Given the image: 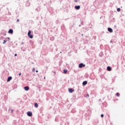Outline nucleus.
I'll list each match as a JSON object with an SVG mask.
<instances>
[{"instance_id":"28","label":"nucleus","mask_w":125,"mask_h":125,"mask_svg":"<svg viewBox=\"0 0 125 125\" xmlns=\"http://www.w3.org/2000/svg\"><path fill=\"white\" fill-rule=\"evenodd\" d=\"M54 37H52L51 38H50V40L51 41H54Z\"/></svg>"},{"instance_id":"46","label":"nucleus","mask_w":125,"mask_h":125,"mask_svg":"<svg viewBox=\"0 0 125 125\" xmlns=\"http://www.w3.org/2000/svg\"><path fill=\"white\" fill-rule=\"evenodd\" d=\"M20 0H16V1H19Z\"/></svg>"},{"instance_id":"53","label":"nucleus","mask_w":125,"mask_h":125,"mask_svg":"<svg viewBox=\"0 0 125 125\" xmlns=\"http://www.w3.org/2000/svg\"><path fill=\"white\" fill-rule=\"evenodd\" d=\"M71 112H72V113H73V110H72Z\"/></svg>"},{"instance_id":"5","label":"nucleus","mask_w":125,"mask_h":125,"mask_svg":"<svg viewBox=\"0 0 125 125\" xmlns=\"http://www.w3.org/2000/svg\"><path fill=\"white\" fill-rule=\"evenodd\" d=\"M99 123L98 120V119H95L94 120V121H93V124L94 125H97V124Z\"/></svg>"},{"instance_id":"49","label":"nucleus","mask_w":125,"mask_h":125,"mask_svg":"<svg viewBox=\"0 0 125 125\" xmlns=\"http://www.w3.org/2000/svg\"><path fill=\"white\" fill-rule=\"evenodd\" d=\"M114 27L116 28L117 27V26L115 25Z\"/></svg>"},{"instance_id":"14","label":"nucleus","mask_w":125,"mask_h":125,"mask_svg":"<svg viewBox=\"0 0 125 125\" xmlns=\"http://www.w3.org/2000/svg\"><path fill=\"white\" fill-rule=\"evenodd\" d=\"M87 83V81H84L83 82L82 84H83V85H86Z\"/></svg>"},{"instance_id":"32","label":"nucleus","mask_w":125,"mask_h":125,"mask_svg":"<svg viewBox=\"0 0 125 125\" xmlns=\"http://www.w3.org/2000/svg\"><path fill=\"white\" fill-rule=\"evenodd\" d=\"M2 39H5V38H3V37H2V36H1L0 40H2Z\"/></svg>"},{"instance_id":"37","label":"nucleus","mask_w":125,"mask_h":125,"mask_svg":"<svg viewBox=\"0 0 125 125\" xmlns=\"http://www.w3.org/2000/svg\"><path fill=\"white\" fill-rule=\"evenodd\" d=\"M81 24H82V25H83V21H82V22H81Z\"/></svg>"},{"instance_id":"34","label":"nucleus","mask_w":125,"mask_h":125,"mask_svg":"<svg viewBox=\"0 0 125 125\" xmlns=\"http://www.w3.org/2000/svg\"><path fill=\"white\" fill-rule=\"evenodd\" d=\"M17 22H20V20H19V19H18L17 20Z\"/></svg>"},{"instance_id":"43","label":"nucleus","mask_w":125,"mask_h":125,"mask_svg":"<svg viewBox=\"0 0 125 125\" xmlns=\"http://www.w3.org/2000/svg\"><path fill=\"white\" fill-rule=\"evenodd\" d=\"M100 101H101V99H100L99 100V102H100Z\"/></svg>"},{"instance_id":"12","label":"nucleus","mask_w":125,"mask_h":125,"mask_svg":"<svg viewBox=\"0 0 125 125\" xmlns=\"http://www.w3.org/2000/svg\"><path fill=\"white\" fill-rule=\"evenodd\" d=\"M75 25H76V24L74 22H73L72 23H70V27H71V29H73V28L75 27Z\"/></svg>"},{"instance_id":"45","label":"nucleus","mask_w":125,"mask_h":125,"mask_svg":"<svg viewBox=\"0 0 125 125\" xmlns=\"http://www.w3.org/2000/svg\"><path fill=\"white\" fill-rule=\"evenodd\" d=\"M82 26V25L81 24H80L79 25V27H81Z\"/></svg>"},{"instance_id":"55","label":"nucleus","mask_w":125,"mask_h":125,"mask_svg":"<svg viewBox=\"0 0 125 125\" xmlns=\"http://www.w3.org/2000/svg\"><path fill=\"white\" fill-rule=\"evenodd\" d=\"M60 53H62V52H60Z\"/></svg>"},{"instance_id":"40","label":"nucleus","mask_w":125,"mask_h":125,"mask_svg":"<svg viewBox=\"0 0 125 125\" xmlns=\"http://www.w3.org/2000/svg\"><path fill=\"white\" fill-rule=\"evenodd\" d=\"M21 74H21V73H20L19 74V76H21Z\"/></svg>"},{"instance_id":"3","label":"nucleus","mask_w":125,"mask_h":125,"mask_svg":"<svg viewBox=\"0 0 125 125\" xmlns=\"http://www.w3.org/2000/svg\"><path fill=\"white\" fill-rule=\"evenodd\" d=\"M74 91H75V89H74V88H68V92H69V93H73Z\"/></svg>"},{"instance_id":"7","label":"nucleus","mask_w":125,"mask_h":125,"mask_svg":"<svg viewBox=\"0 0 125 125\" xmlns=\"http://www.w3.org/2000/svg\"><path fill=\"white\" fill-rule=\"evenodd\" d=\"M24 90H25V91H28L29 90H30V87L28 86H26L25 87H24Z\"/></svg>"},{"instance_id":"19","label":"nucleus","mask_w":125,"mask_h":125,"mask_svg":"<svg viewBox=\"0 0 125 125\" xmlns=\"http://www.w3.org/2000/svg\"><path fill=\"white\" fill-rule=\"evenodd\" d=\"M35 10H36V11H41V7L39 6L38 8H37Z\"/></svg>"},{"instance_id":"48","label":"nucleus","mask_w":125,"mask_h":125,"mask_svg":"<svg viewBox=\"0 0 125 125\" xmlns=\"http://www.w3.org/2000/svg\"><path fill=\"white\" fill-rule=\"evenodd\" d=\"M105 104V103H103V105H104Z\"/></svg>"},{"instance_id":"38","label":"nucleus","mask_w":125,"mask_h":125,"mask_svg":"<svg viewBox=\"0 0 125 125\" xmlns=\"http://www.w3.org/2000/svg\"><path fill=\"white\" fill-rule=\"evenodd\" d=\"M14 56H15V57L17 56V54H15Z\"/></svg>"},{"instance_id":"33","label":"nucleus","mask_w":125,"mask_h":125,"mask_svg":"<svg viewBox=\"0 0 125 125\" xmlns=\"http://www.w3.org/2000/svg\"><path fill=\"white\" fill-rule=\"evenodd\" d=\"M86 97H87V98H88V97H89V94H87Z\"/></svg>"},{"instance_id":"56","label":"nucleus","mask_w":125,"mask_h":125,"mask_svg":"<svg viewBox=\"0 0 125 125\" xmlns=\"http://www.w3.org/2000/svg\"><path fill=\"white\" fill-rule=\"evenodd\" d=\"M106 105H105V107H106Z\"/></svg>"},{"instance_id":"18","label":"nucleus","mask_w":125,"mask_h":125,"mask_svg":"<svg viewBox=\"0 0 125 125\" xmlns=\"http://www.w3.org/2000/svg\"><path fill=\"white\" fill-rule=\"evenodd\" d=\"M29 43L31 44V45H34V42L33 41L30 40L29 41Z\"/></svg>"},{"instance_id":"17","label":"nucleus","mask_w":125,"mask_h":125,"mask_svg":"<svg viewBox=\"0 0 125 125\" xmlns=\"http://www.w3.org/2000/svg\"><path fill=\"white\" fill-rule=\"evenodd\" d=\"M34 107H35V108H38V107H39V104H38V103H34Z\"/></svg>"},{"instance_id":"11","label":"nucleus","mask_w":125,"mask_h":125,"mask_svg":"<svg viewBox=\"0 0 125 125\" xmlns=\"http://www.w3.org/2000/svg\"><path fill=\"white\" fill-rule=\"evenodd\" d=\"M107 71H109V72L112 70V67L110 66H108L106 68Z\"/></svg>"},{"instance_id":"6","label":"nucleus","mask_w":125,"mask_h":125,"mask_svg":"<svg viewBox=\"0 0 125 125\" xmlns=\"http://www.w3.org/2000/svg\"><path fill=\"white\" fill-rule=\"evenodd\" d=\"M74 8L76 9V10H79V9H81V6L80 5H75L74 6Z\"/></svg>"},{"instance_id":"9","label":"nucleus","mask_w":125,"mask_h":125,"mask_svg":"<svg viewBox=\"0 0 125 125\" xmlns=\"http://www.w3.org/2000/svg\"><path fill=\"white\" fill-rule=\"evenodd\" d=\"M11 80H12V77L11 76L8 77V78L7 79V83H9V82H10Z\"/></svg>"},{"instance_id":"54","label":"nucleus","mask_w":125,"mask_h":125,"mask_svg":"<svg viewBox=\"0 0 125 125\" xmlns=\"http://www.w3.org/2000/svg\"><path fill=\"white\" fill-rule=\"evenodd\" d=\"M74 33H76V31H74Z\"/></svg>"},{"instance_id":"8","label":"nucleus","mask_w":125,"mask_h":125,"mask_svg":"<svg viewBox=\"0 0 125 125\" xmlns=\"http://www.w3.org/2000/svg\"><path fill=\"white\" fill-rule=\"evenodd\" d=\"M8 34H10L11 35H12L13 34V29L10 28L8 31Z\"/></svg>"},{"instance_id":"21","label":"nucleus","mask_w":125,"mask_h":125,"mask_svg":"<svg viewBox=\"0 0 125 125\" xmlns=\"http://www.w3.org/2000/svg\"><path fill=\"white\" fill-rule=\"evenodd\" d=\"M6 42H7V40H6V39L5 38V40H4L3 42V44L6 43Z\"/></svg>"},{"instance_id":"20","label":"nucleus","mask_w":125,"mask_h":125,"mask_svg":"<svg viewBox=\"0 0 125 125\" xmlns=\"http://www.w3.org/2000/svg\"><path fill=\"white\" fill-rule=\"evenodd\" d=\"M61 29L62 30H64V29H65V25L62 24L61 26Z\"/></svg>"},{"instance_id":"23","label":"nucleus","mask_w":125,"mask_h":125,"mask_svg":"<svg viewBox=\"0 0 125 125\" xmlns=\"http://www.w3.org/2000/svg\"><path fill=\"white\" fill-rule=\"evenodd\" d=\"M58 118H59V116H57V117H56V118H55V121L56 122H59V120H58Z\"/></svg>"},{"instance_id":"41","label":"nucleus","mask_w":125,"mask_h":125,"mask_svg":"<svg viewBox=\"0 0 125 125\" xmlns=\"http://www.w3.org/2000/svg\"><path fill=\"white\" fill-rule=\"evenodd\" d=\"M110 42L111 43H113V41H110Z\"/></svg>"},{"instance_id":"13","label":"nucleus","mask_w":125,"mask_h":125,"mask_svg":"<svg viewBox=\"0 0 125 125\" xmlns=\"http://www.w3.org/2000/svg\"><path fill=\"white\" fill-rule=\"evenodd\" d=\"M107 31H108L109 33H113V29L111 27H108L107 28Z\"/></svg>"},{"instance_id":"4","label":"nucleus","mask_w":125,"mask_h":125,"mask_svg":"<svg viewBox=\"0 0 125 125\" xmlns=\"http://www.w3.org/2000/svg\"><path fill=\"white\" fill-rule=\"evenodd\" d=\"M26 114L28 117H32L33 116V112L32 111H28Z\"/></svg>"},{"instance_id":"2","label":"nucleus","mask_w":125,"mask_h":125,"mask_svg":"<svg viewBox=\"0 0 125 125\" xmlns=\"http://www.w3.org/2000/svg\"><path fill=\"white\" fill-rule=\"evenodd\" d=\"M78 67L80 69H82V68H84V67H85V64H84L83 63H79Z\"/></svg>"},{"instance_id":"24","label":"nucleus","mask_w":125,"mask_h":125,"mask_svg":"<svg viewBox=\"0 0 125 125\" xmlns=\"http://www.w3.org/2000/svg\"><path fill=\"white\" fill-rule=\"evenodd\" d=\"M56 23L57 25H58L60 23V21H59V20H57L56 21Z\"/></svg>"},{"instance_id":"10","label":"nucleus","mask_w":125,"mask_h":125,"mask_svg":"<svg viewBox=\"0 0 125 125\" xmlns=\"http://www.w3.org/2000/svg\"><path fill=\"white\" fill-rule=\"evenodd\" d=\"M30 4H31V2H30V1H27L25 3L26 6H30Z\"/></svg>"},{"instance_id":"27","label":"nucleus","mask_w":125,"mask_h":125,"mask_svg":"<svg viewBox=\"0 0 125 125\" xmlns=\"http://www.w3.org/2000/svg\"><path fill=\"white\" fill-rule=\"evenodd\" d=\"M110 22H113V23L115 22V18H113L112 20L110 21Z\"/></svg>"},{"instance_id":"57","label":"nucleus","mask_w":125,"mask_h":125,"mask_svg":"<svg viewBox=\"0 0 125 125\" xmlns=\"http://www.w3.org/2000/svg\"><path fill=\"white\" fill-rule=\"evenodd\" d=\"M100 19H101V18H100Z\"/></svg>"},{"instance_id":"1","label":"nucleus","mask_w":125,"mask_h":125,"mask_svg":"<svg viewBox=\"0 0 125 125\" xmlns=\"http://www.w3.org/2000/svg\"><path fill=\"white\" fill-rule=\"evenodd\" d=\"M27 36L29 39H33V38H34V35H33V31L29 30L28 32Z\"/></svg>"},{"instance_id":"30","label":"nucleus","mask_w":125,"mask_h":125,"mask_svg":"<svg viewBox=\"0 0 125 125\" xmlns=\"http://www.w3.org/2000/svg\"><path fill=\"white\" fill-rule=\"evenodd\" d=\"M101 118H104V114H102L101 115Z\"/></svg>"},{"instance_id":"44","label":"nucleus","mask_w":125,"mask_h":125,"mask_svg":"<svg viewBox=\"0 0 125 125\" xmlns=\"http://www.w3.org/2000/svg\"><path fill=\"white\" fill-rule=\"evenodd\" d=\"M21 44H24V42H22Z\"/></svg>"},{"instance_id":"15","label":"nucleus","mask_w":125,"mask_h":125,"mask_svg":"<svg viewBox=\"0 0 125 125\" xmlns=\"http://www.w3.org/2000/svg\"><path fill=\"white\" fill-rule=\"evenodd\" d=\"M62 73L63 74H66L67 73H68V70H67L66 69H63Z\"/></svg>"},{"instance_id":"22","label":"nucleus","mask_w":125,"mask_h":125,"mask_svg":"<svg viewBox=\"0 0 125 125\" xmlns=\"http://www.w3.org/2000/svg\"><path fill=\"white\" fill-rule=\"evenodd\" d=\"M116 96H117V97H120L121 94H120V93L117 92V93H116Z\"/></svg>"},{"instance_id":"50","label":"nucleus","mask_w":125,"mask_h":125,"mask_svg":"<svg viewBox=\"0 0 125 125\" xmlns=\"http://www.w3.org/2000/svg\"><path fill=\"white\" fill-rule=\"evenodd\" d=\"M11 15V14H9V15Z\"/></svg>"},{"instance_id":"26","label":"nucleus","mask_w":125,"mask_h":125,"mask_svg":"<svg viewBox=\"0 0 125 125\" xmlns=\"http://www.w3.org/2000/svg\"><path fill=\"white\" fill-rule=\"evenodd\" d=\"M117 11H118V12H120V11H121V8H118L117 9Z\"/></svg>"},{"instance_id":"31","label":"nucleus","mask_w":125,"mask_h":125,"mask_svg":"<svg viewBox=\"0 0 125 125\" xmlns=\"http://www.w3.org/2000/svg\"><path fill=\"white\" fill-rule=\"evenodd\" d=\"M69 125V122H66L65 123V125Z\"/></svg>"},{"instance_id":"39","label":"nucleus","mask_w":125,"mask_h":125,"mask_svg":"<svg viewBox=\"0 0 125 125\" xmlns=\"http://www.w3.org/2000/svg\"><path fill=\"white\" fill-rule=\"evenodd\" d=\"M53 73H54V75H55L56 74V72H55V71H53Z\"/></svg>"},{"instance_id":"35","label":"nucleus","mask_w":125,"mask_h":125,"mask_svg":"<svg viewBox=\"0 0 125 125\" xmlns=\"http://www.w3.org/2000/svg\"><path fill=\"white\" fill-rule=\"evenodd\" d=\"M5 39H6V40H10V38H9V37H7Z\"/></svg>"},{"instance_id":"42","label":"nucleus","mask_w":125,"mask_h":125,"mask_svg":"<svg viewBox=\"0 0 125 125\" xmlns=\"http://www.w3.org/2000/svg\"><path fill=\"white\" fill-rule=\"evenodd\" d=\"M36 73H39V70H36Z\"/></svg>"},{"instance_id":"51","label":"nucleus","mask_w":125,"mask_h":125,"mask_svg":"<svg viewBox=\"0 0 125 125\" xmlns=\"http://www.w3.org/2000/svg\"><path fill=\"white\" fill-rule=\"evenodd\" d=\"M74 72H76V70H74Z\"/></svg>"},{"instance_id":"29","label":"nucleus","mask_w":125,"mask_h":125,"mask_svg":"<svg viewBox=\"0 0 125 125\" xmlns=\"http://www.w3.org/2000/svg\"><path fill=\"white\" fill-rule=\"evenodd\" d=\"M36 71V68L35 67L32 68V72H35Z\"/></svg>"},{"instance_id":"52","label":"nucleus","mask_w":125,"mask_h":125,"mask_svg":"<svg viewBox=\"0 0 125 125\" xmlns=\"http://www.w3.org/2000/svg\"><path fill=\"white\" fill-rule=\"evenodd\" d=\"M44 79H45V77H44Z\"/></svg>"},{"instance_id":"36","label":"nucleus","mask_w":125,"mask_h":125,"mask_svg":"<svg viewBox=\"0 0 125 125\" xmlns=\"http://www.w3.org/2000/svg\"><path fill=\"white\" fill-rule=\"evenodd\" d=\"M13 111H14V110L11 109V113H13Z\"/></svg>"},{"instance_id":"16","label":"nucleus","mask_w":125,"mask_h":125,"mask_svg":"<svg viewBox=\"0 0 125 125\" xmlns=\"http://www.w3.org/2000/svg\"><path fill=\"white\" fill-rule=\"evenodd\" d=\"M99 56H100V57H103V56H104V54H103V52H101V53H100Z\"/></svg>"},{"instance_id":"47","label":"nucleus","mask_w":125,"mask_h":125,"mask_svg":"<svg viewBox=\"0 0 125 125\" xmlns=\"http://www.w3.org/2000/svg\"><path fill=\"white\" fill-rule=\"evenodd\" d=\"M81 36H83V34H81Z\"/></svg>"},{"instance_id":"25","label":"nucleus","mask_w":125,"mask_h":125,"mask_svg":"<svg viewBox=\"0 0 125 125\" xmlns=\"http://www.w3.org/2000/svg\"><path fill=\"white\" fill-rule=\"evenodd\" d=\"M0 35H2L3 36H6V33H3V32H1Z\"/></svg>"}]
</instances>
